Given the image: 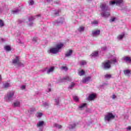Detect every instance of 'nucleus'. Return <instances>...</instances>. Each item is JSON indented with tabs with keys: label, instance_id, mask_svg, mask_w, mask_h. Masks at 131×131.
Segmentation results:
<instances>
[{
	"label": "nucleus",
	"instance_id": "f257e3e1",
	"mask_svg": "<svg viewBox=\"0 0 131 131\" xmlns=\"http://www.w3.org/2000/svg\"><path fill=\"white\" fill-rule=\"evenodd\" d=\"M100 8L102 11L101 13V17L108 18L110 16V8L109 6L106 3H103L100 5Z\"/></svg>",
	"mask_w": 131,
	"mask_h": 131
},
{
	"label": "nucleus",
	"instance_id": "f03ea898",
	"mask_svg": "<svg viewBox=\"0 0 131 131\" xmlns=\"http://www.w3.org/2000/svg\"><path fill=\"white\" fill-rule=\"evenodd\" d=\"M115 63H118L117 61V58L114 57L111 60H107L103 63L102 66L104 69H110L111 68V64H115Z\"/></svg>",
	"mask_w": 131,
	"mask_h": 131
},
{
	"label": "nucleus",
	"instance_id": "7ed1b4c3",
	"mask_svg": "<svg viewBox=\"0 0 131 131\" xmlns=\"http://www.w3.org/2000/svg\"><path fill=\"white\" fill-rule=\"evenodd\" d=\"M63 47H64L63 43L58 44L55 48H50V50L48 51V54H53V55H55L56 54H58L59 52H61L60 50Z\"/></svg>",
	"mask_w": 131,
	"mask_h": 131
},
{
	"label": "nucleus",
	"instance_id": "20e7f679",
	"mask_svg": "<svg viewBox=\"0 0 131 131\" xmlns=\"http://www.w3.org/2000/svg\"><path fill=\"white\" fill-rule=\"evenodd\" d=\"M14 95L15 91H11L7 92L4 96V101L5 102H11V101H13V98Z\"/></svg>",
	"mask_w": 131,
	"mask_h": 131
},
{
	"label": "nucleus",
	"instance_id": "39448f33",
	"mask_svg": "<svg viewBox=\"0 0 131 131\" xmlns=\"http://www.w3.org/2000/svg\"><path fill=\"white\" fill-rule=\"evenodd\" d=\"M115 118V116H114L112 113H107L104 115V120L105 122H110L111 120H112V119H114Z\"/></svg>",
	"mask_w": 131,
	"mask_h": 131
},
{
	"label": "nucleus",
	"instance_id": "423d86ee",
	"mask_svg": "<svg viewBox=\"0 0 131 131\" xmlns=\"http://www.w3.org/2000/svg\"><path fill=\"white\" fill-rule=\"evenodd\" d=\"M19 56H16L15 59L12 60L13 64H16L19 67H24V64L19 61Z\"/></svg>",
	"mask_w": 131,
	"mask_h": 131
},
{
	"label": "nucleus",
	"instance_id": "0eeeda50",
	"mask_svg": "<svg viewBox=\"0 0 131 131\" xmlns=\"http://www.w3.org/2000/svg\"><path fill=\"white\" fill-rule=\"evenodd\" d=\"M123 3V0H115L114 1H110V5L111 6H113V5H116V6H120Z\"/></svg>",
	"mask_w": 131,
	"mask_h": 131
},
{
	"label": "nucleus",
	"instance_id": "6e6552de",
	"mask_svg": "<svg viewBox=\"0 0 131 131\" xmlns=\"http://www.w3.org/2000/svg\"><path fill=\"white\" fill-rule=\"evenodd\" d=\"M64 21V19L60 18V19H58L55 21H54L53 23V25H55V26H59L60 24H63V22Z\"/></svg>",
	"mask_w": 131,
	"mask_h": 131
},
{
	"label": "nucleus",
	"instance_id": "1a4fd4ad",
	"mask_svg": "<svg viewBox=\"0 0 131 131\" xmlns=\"http://www.w3.org/2000/svg\"><path fill=\"white\" fill-rule=\"evenodd\" d=\"M100 33H101V31L99 30L92 31L93 36H97V35H100Z\"/></svg>",
	"mask_w": 131,
	"mask_h": 131
},
{
	"label": "nucleus",
	"instance_id": "9d476101",
	"mask_svg": "<svg viewBox=\"0 0 131 131\" xmlns=\"http://www.w3.org/2000/svg\"><path fill=\"white\" fill-rule=\"evenodd\" d=\"M35 19L33 16H31L29 18V26H33V23H32V21H33Z\"/></svg>",
	"mask_w": 131,
	"mask_h": 131
},
{
	"label": "nucleus",
	"instance_id": "9b49d317",
	"mask_svg": "<svg viewBox=\"0 0 131 131\" xmlns=\"http://www.w3.org/2000/svg\"><path fill=\"white\" fill-rule=\"evenodd\" d=\"M91 79L92 78L90 76L86 77L82 79V82L83 83H86V82H88V81H90Z\"/></svg>",
	"mask_w": 131,
	"mask_h": 131
},
{
	"label": "nucleus",
	"instance_id": "f8f14e48",
	"mask_svg": "<svg viewBox=\"0 0 131 131\" xmlns=\"http://www.w3.org/2000/svg\"><path fill=\"white\" fill-rule=\"evenodd\" d=\"M54 101H55L54 105H56V106H60V98L59 97H57V98H55Z\"/></svg>",
	"mask_w": 131,
	"mask_h": 131
},
{
	"label": "nucleus",
	"instance_id": "ddd939ff",
	"mask_svg": "<svg viewBox=\"0 0 131 131\" xmlns=\"http://www.w3.org/2000/svg\"><path fill=\"white\" fill-rule=\"evenodd\" d=\"M96 98V95L94 94H90L88 98V100H89L90 101H92L94 100Z\"/></svg>",
	"mask_w": 131,
	"mask_h": 131
},
{
	"label": "nucleus",
	"instance_id": "4468645a",
	"mask_svg": "<svg viewBox=\"0 0 131 131\" xmlns=\"http://www.w3.org/2000/svg\"><path fill=\"white\" fill-rule=\"evenodd\" d=\"M123 60L125 61V62H128L129 63H131V58L130 57L125 56L123 57Z\"/></svg>",
	"mask_w": 131,
	"mask_h": 131
},
{
	"label": "nucleus",
	"instance_id": "2eb2a0df",
	"mask_svg": "<svg viewBox=\"0 0 131 131\" xmlns=\"http://www.w3.org/2000/svg\"><path fill=\"white\" fill-rule=\"evenodd\" d=\"M54 70H55V68L54 67H51L50 69L47 70V74H50V73H52V72H54Z\"/></svg>",
	"mask_w": 131,
	"mask_h": 131
},
{
	"label": "nucleus",
	"instance_id": "dca6fc26",
	"mask_svg": "<svg viewBox=\"0 0 131 131\" xmlns=\"http://www.w3.org/2000/svg\"><path fill=\"white\" fill-rule=\"evenodd\" d=\"M65 80H67L68 81H71V78H70L69 76L64 77L62 79L61 82H64V81H65Z\"/></svg>",
	"mask_w": 131,
	"mask_h": 131
},
{
	"label": "nucleus",
	"instance_id": "f3484780",
	"mask_svg": "<svg viewBox=\"0 0 131 131\" xmlns=\"http://www.w3.org/2000/svg\"><path fill=\"white\" fill-rule=\"evenodd\" d=\"M73 53V51L72 50H70L69 51H67V53L65 54L66 57H70L71 55H72V53Z\"/></svg>",
	"mask_w": 131,
	"mask_h": 131
},
{
	"label": "nucleus",
	"instance_id": "a211bd4d",
	"mask_svg": "<svg viewBox=\"0 0 131 131\" xmlns=\"http://www.w3.org/2000/svg\"><path fill=\"white\" fill-rule=\"evenodd\" d=\"M44 123L45 122H43V121H39L37 124V127H40L41 126H42Z\"/></svg>",
	"mask_w": 131,
	"mask_h": 131
},
{
	"label": "nucleus",
	"instance_id": "6ab92c4d",
	"mask_svg": "<svg viewBox=\"0 0 131 131\" xmlns=\"http://www.w3.org/2000/svg\"><path fill=\"white\" fill-rule=\"evenodd\" d=\"M75 127H76V124H75V123H73V124L70 125L69 126V128L70 129H74V128H75Z\"/></svg>",
	"mask_w": 131,
	"mask_h": 131
},
{
	"label": "nucleus",
	"instance_id": "aec40b11",
	"mask_svg": "<svg viewBox=\"0 0 131 131\" xmlns=\"http://www.w3.org/2000/svg\"><path fill=\"white\" fill-rule=\"evenodd\" d=\"M20 101H16L14 102L13 106L14 107H20Z\"/></svg>",
	"mask_w": 131,
	"mask_h": 131
},
{
	"label": "nucleus",
	"instance_id": "412c9836",
	"mask_svg": "<svg viewBox=\"0 0 131 131\" xmlns=\"http://www.w3.org/2000/svg\"><path fill=\"white\" fill-rule=\"evenodd\" d=\"M78 31H79V32H83L84 31V27L83 26H80L79 27V28L78 29Z\"/></svg>",
	"mask_w": 131,
	"mask_h": 131
},
{
	"label": "nucleus",
	"instance_id": "4be33fe9",
	"mask_svg": "<svg viewBox=\"0 0 131 131\" xmlns=\"http://www.w3.org/2000/svg\"><path fill=\"white\" fill-rule=\"evenodd\" d=\"M74 86H75V83L72 82L71 84H70L69 86L68 89H69V90H72V89H73L74 88Z\"/></svg>",
	"mask_w": 131,
	"mask_h": 131
},
{
	"label": "nucleus",
	"instance_id": "5701e85b",
	"mask_svg": "<svg viewBox=\"0 0 131 131\" xmlns=\"http://www.w3.org/2000/svg\"><path fill=\"white\" fill-rule=\"evenodd\" d=\"M99 55V52L98 51H95L94 52H93L92 54H91V56L92 57H98V55Z\"/></svg>",
	"mask_w": 131,
	"mask_h": 131
},
{
	"label": "nucleus",
	"instance_id": "b1692460",
	"mask_svg": "<svg viewBox=\"0 0 131 131\" xmlns=\"http://www.w3.org/2000/svg\"><path fill=\"white\" fill-rule=\"evenodd\" d=\"M123 37H124V34L119 35L117 37V38L119 39V40H121Z\"/></svg>",
	"mask_w": 131,
	"mask_h": 131
},
{
	"label": "nucleus",
	"instance_id": "393cba45",
	"mask_svg": "<svg viewBox=\"0 0 131 131\" xmlns=\"http://www.w3.org/2000/svg\"><path fill=\"white\" fill-rule=\"evenodd\" d=\"M85 73V72H84V71H83V70H82L81 71H79L78 72V75L80 76H82V75H84V74Z\"/></svg>",
	"mask_w": 131,
	"mask_h": 131
},
{
	"label": "nucleus",
	"instance_id": "a878e982",
	"mask_svg": "<svg viewBox=\"0 0 131 131\" xmlns=\"http://www.w3.org/2000/svg\"><path fill=\"white\" fill-rule=\"evenodd\" d=\"M85 106H86V103H82L79 106V109H83V108H84V107H85Z\"/></svg>",
	"mask_w": 131,
	"mask_h": 131
},
{
	"label": "nucleus",
	"instance_id": "bb28decb",
	"mask_svg": "<svg viewBox=\"0 0 131 131\" xmlns=\"http://www.w3.org/2000/svg\"><path fill=\"white\" fill-rule=\"evenodd\" d=\"M54 127H56V128H62V125L57 123L54 124Z\"/></svg>",
	"mask_w": 131,
	"mask_h": 131
},
{
	"label": "nucleus",
	"instance_id": "cd10ccee",
	"mask_svg": "<svg viewBox=\"0 0 131 131\" xmlns=\"http://www.w3.org/2000/svg\"><path fill=\"white\" fill-rule=\"evenodd\" d=\"M17 42H18V43L21 44L24 43V42L23 41V40H22V38L20 39L19 38V36H17Z\"/></svg>",
	"mask_w": 131,
	"mask_h": 131
},
{
	"label": "nucleus",
	"instance_id": "c85d7f7f",
	"mask_svg": "<svg viewBox=\"0 0 131 131\" xmlns=\"http://www.w3.org/2000/svg\"><path fill=\"white\" fill-rule=\"evenodd\" d=\"M80 65L83 66V65H86V61L85 60H81L80 61Z\"/></svg>",
	"mask_w": 131,
	"mask_h": 131
},
{
	"label": "nucleus",
	"instance_id": "c756f323",
	"mask_svg": "<svg viewBox=\"0 0 131 131\" xmlns=\"http://www.w3.org/2000/svg\"><path fill=\"white\" fill-rule=\"evenodd\" d=\"M10 86H11V84H10L9 83H5L4 84V87L5 88V89L10 88Z\"/></svg>",
	"mask_w": 131,
	"mask_h": 131
},
{
	"label": "nucleus",
	"instance_id": "7c9ffc66",
	"mask_svg": "<svg viewBox=\"0 0 131 131\" xmlns=\"http://www.w3.org/2000/svg\"><path fill=\"white\" fill-rule=\"evenodd\" d=\"M124 73L125 75H128V74L130 73V71L129 70H126L125 71H124Z\"/></svg>",
	"mask_w": 131,
	"mask_h": 131
},
{
	"label": "nucleus",
	"instance_id": "2f4dec72",
	"mask_svg": "<svg viewBox=\"0 0 131 131\" xmlns=\"http://www.w3.org/2000/svg\"><path fill=\"white\" fill-rule=\"evenodd\" d=\"M5 50L7 51H11V47L9 46H6L4 47Z\"/></svg>",
	"mask_w": 131,
	"mask_h": 131
},
{
	"label": "nucleus",
	"instance_id": "473e14b6",
	"mask_svg": "<svg viewBox=\"0 0 131 131\" xmlns=\"http://www.w3.org/2000/svg\"><path fill=\"white\" fill-rule=\"evenodd\" d=\"M98 21L97 20H94L93 21H92L91 24L93 25H98Z\"/></svg>",
	"mask_w": 131,
	"mask_h": 131
},
{
	"label": "nucleus",
	"instance_id": "72a5a7b5",
	"mask_svg": "<svg viewBox=\"0 0 131 131\" xmlns=\"http://www.w3.org/2000/svg\"><path fill=\"white\" fill-rule=\"evenodd\" d=\"M29 4L31 6L34 5V1L33 0H29Z\"/></svg>",
	"mask_w": 131,
	"mask_h": 131
},
{
	"label": "nucleus",
	"instance_id": "f704fd0d",
	"mask_svg": "<svg viewBox=\"0 0 131 131\" xmlns=\"http://www.w3.org/2000/svg\"><path fill=\"white\" fill-rule=\"evenodd\" d=\"M43 107H49V103L48 102H45L43 103Z\"/></svg>",
	"mask_w": 131,
	"mask_h": 131
},
{
	"label": "nucleus",
	"instance_id": "c9c22d12",
	"mask_svg": "<svg viewBox=\"0 0 131 131\" xmlns=\"http://www.w3.org/2000/svg\"><path fill=\"white\" fill-rule=\"evenodd\" d=\"M73 99L74 101H76V102H78L79 98H78V97L77 96H74Z\"/></svg>",
	"mask_w": 131,
	"mask_h": 131
},
{
	"label": "nucleus",
	"instance_id": "e433bc0d",
	"mask_svg": "<svg viewBox=\"0 0 131 131\" xmlns=\"http://www.w3.org/2000/svg\"><path fill=\"white\" fill-rule=\"evenodd\" d=\"M4 25V21L2 19H0V27H3Z\"/></svg>",
	"mask_w": 131,
	"mask_h": 131
},
{
	"label": "nucleus",
	"instance_id": "4c0bfd02",
	"mask_svg": "<svg viewBox=\"0 0 131 131\" xmlns=\"http://www.w3.org/2000/svg\"><path fill=\"white\" fill-rule=\"evenodd\" d=\"M20 11V10H19V9H16L15 10H13L12 11L13 14H17V13H19V12Z\"/></svg>",
	"mask_w": 131,
	"mask_h": 131
},
{
	"label": "nucleus",
	"instance_id": "58836bf2",
	"mask_svg": "<svg viewBox=\"0 0 131 131\" xmlns=\"http://www.w3.org/2000/svg\"><path fill=\"white\" fill-rule=\"evenodd\" d=\"M59 13H60V10H58L54 13V15L55 16H59Z\"/></svg>",
	"mask_w": 131,
	"mask_h": 131
},
{
	"label": "nucleus",
	"instance_id": "ea45409f",
	"mask_svg": "<svg viewBox=\"0 0 131 131\" xmlns=\"http://www.w3.org/2000/svg\"><path fill=\"white\" fill-rule=\"evenodd\" d=\"M115 20H116V18H115V17H112V18L110 20V22H114V21H115Z\"/></svg>",
	"mask_w": 131,
	"mask_h": 131
},
{
	"label": "nucleus",
	"instance_id": "a19ab883",
	"mask_svg": "<svg viewBox=\"0 0 131 131\" xmlns=\"http://www.w3.org/2000/svg\"><path fill=\"white\" fill-rule=\"evenodd\" d=\"M61 69L62 70H66V71H67V70H68V68H67V67H62Z\"/></svg>",
	"mask_w": 131,
	"mask_h": 131
},
{
	"label": "nucleus",
	"instance_id": "79ce46f5",
	"mask_svg": "<svg viewBox=\"0 0 131 131\" xmlns=\"http://www.w3.org/2000/svg\"><path fill=\"white\" fill-rule=\"evenodd\" d=\"M105 78H107V79L111 78V75H109V74L105 75Z\"/></svg>",
	"mask_w": 131,
	"mask_h": 131
},
{
	"label": "nucleus",
	"instance_id": "37998d69",
	"mask_svg": "<svg viewBox=\"0 0 131 131\" xmlns=\"http://www.w3.org/2000/svg\"><path fill=\"white\" fill-rule=\"evenodd\" d=\"M41 116H42V113H39L37 114V117H41Z\"/></svg>",
	"mask_w": 131,
	"mask_h": 131
},
{
	"label": "nucleus",
	"instance_id": "c03bdc74",
	"mask_svg": "<svg viewBox=\"0 0 131 131\" xmlns=\"http://www.w3.org/2000/svg\"><path fill=\"white\" fill-rule=\"evenodd\" d=\"M33 41L34 42H36V41H37V37H34L33 38Z\"/></svg>",
	"mask_w": 131,
	"mask_h": 131
},
{
	"label": "nucleus",
	"instance_id": "a18cd8bd",
	"mask_svg": "<svg viewBox=\"0 0 131 131\" xmlns=\"http://www.w3.org/2000/svg\"><path fill=\"white\" fill-rule=\"evenodd\" d=\"M101 50L102 51H106V50H107V47L106 46L102 47Z\"/></svg>",
	"mask_w": 131,
	"mask_h": 131
},
{
	"label": "nucleus",
	"instance_id": "49530a36",
	"mask_svg": "<svg viewBox=\"0 0 131 131\" xmlns=\"http://www.w3.org/2000/svg\"><path fill=\"white\" fill-rule=\"evenodd\" d=\"M34 111H35V108H31L29 112L30 113L31 112H34Z\"/></svg>",
	"mask_w": 131,
	"mask_h": 131
},
{
	"label": "nucleus",
	"instance_id": "de8ad7c7",
	"mask_svg": "<svg viewBox=\"0 0 131 131\" xmlns=\"http://www.w3.org/2000/svg\"><path fill=\"white\" fill-rule=\"evenodd\" d=\"M21 90H25V89H26V86L23 85L21 86Z\"/></svg>",
	"mask_w": 131,
	"mask_h": 131
},
{
	"label": "nucleus",
	"instance_id": "09e8293b",
	"mask_svg": "<svg viewBox=\"0 0 131 131\" xmlns=\"http://www.w3.org/2000/svg\"><path fill=\"white\" fill-rule=\"evenodd\" d=\"M126 129H127V130H130L131 126H128L127 128H126Z\"/></svg>",
	"mask_w": 131,
	"mask_h": 131
},
{
	"label": "nucleus",
	"instance_id": "8fccbe9b",
	"mask_svg": "<svg viewBox=\"0 0 131 131\" xmlns=\"http://www.w3.org/2000/svg\"><path fill=\"white\" fill-rule=\"evenodd\" d=\"M115 98H116V96H115V95L114 94L112 96V99L114 100Z\"/></svg>",
	"mask_w": 131,
	"mask_h": 131
},
{
	"label": "nucleus",
	"instance_id": "3c124183",
	"mask_svg": "<svg viewBox=\"0 0 131 131\" xmlns=\"http://www.w3.org/2000/svg\"><path fill=\"white\" fill-rule=\"evenodd\" d=\"M47 1L48 3H52V2H53V0H47Z\"/></svg>",
	"mask_w": 131,
	"mask_h": 131
},
{
	"label": "nucleus",
	"instance_id": "603ef678",
	"mask_svg": "<svg viewBox=\"0 0 131 131\" xmlns=\"http://www.w3.org/2000/svg\"><path fill=\"white\" fill-rule=\"evenodd\" d=\"M2 81V76L0 75V82Z\"/></svg>",
	"mask_w": 131,
	"mask_h": 131
},
{
	"label": "nucleus",
	"instance_id": "864d4df0",
	"mask_svg": "<svg viewBox=\"0 0 131 131\" xmlns=\"http://www.w3.org/2000/svg\"><path fill=\"white\" fill-rule=\"evenodd\" d=\"M51 88L48 89V92H51Z\"/></svg>",
	"mask_w": 131,
	"mask_h": 131
},
{
	"label": "nucleus",
	"instance_id": "5fc2aeb1",
	"mask_svg": "<svg viewBox=\"0 0 131 131\" xmlns=\"http://www.w3.org/2000/svg\"><path fill=\"white\" fill-rule=\"evenodd\" d=\"M18 22L19 23H22V20H19Z\"/></svg>",
	"mask_w": 131,
	"mask_h": 131
},
{
	"label": "nucleus",
	"instance_id": "6e6d98bb",
	"mask_svg": "<svg viewBox=\"0 0 131 131\" xmlns=\"http://www.w3.org/2000/svg\"><path fill=\"white\" fill-rule=\"evenodd\" d=\"M2 120H3V121H6V119H3Z\"/></svg>",
	"mask_w": 131,
	"mask_h": 131
},
{
	"label": "nucleus",
	"instance_id": "4d7b16f0",
	"mask_svg": "<svg viewBox=\"0 0 131 131\" xmlns=\"http://www.w3.org/2000/svg\"><path fill=\"white\" fill-rule=\"evenodd\" d=\"M2 41H4V39H2Z\"/></svg>",
	"mask_w": 131,
	"mask_h": 131
},
{
	"label": "nucleus",
	"instance_id": "13d9d810",
	"mask_svg": "<svg viewBox=\"0 0 131 131\" xmlns=\"http://www.w3.org/2000/svg\"><path fill=\"white\" fill-rule=\"evenodd\" d=\"M89 1H92V0H89Z\"/></svg>",
	"mask_w": 131,
	"mask_h": 131
}]
</instances>
